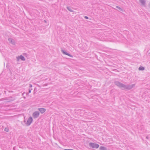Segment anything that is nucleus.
<instances>
[{"instance_id":"f257e3e1","label":"nucleus","mask_w":150,"mask_h":150,"mask_svg":"<svg viewBox=\"0 0 150 150\" xmlns=\"http://www.w3.org/2000/svg\"><path fill=\"white\" fill-rule=\"evenodd\" d=\"M89 145L92 147L96 149L98 148L99 146V145L98 144H94L93 143H90Z\"/></svg>"},{"instance_id":"ddd939ff","label":"nucleus","mask_w":150,"mask_h":150,"mask_svg":"<svg viewBox=\"0 0 150 150\" xmlns=\"http://www.w3.org/2000/svg\"><path fill=\"white\" fill-rule=\"evenodd\" d=\"M30 92H31V91H30V90L29 91V93H30Z\"/></svg>"},{"instance_id":"6e6552de","label":"nucleus","mask_w":150,"mask_h":150,"mask_svg":"<svg viewBox=\"0 0 150 150\" xmlns=\"http://www.w3.org/2000/svg\"><path fill=\"white\" fill-rule=\"evenodd\" d=\"M63 53L65 54H66L69 56L70 57H72L71 56L70 54H68V53L65 52H63Z\"/></svg>"},{"instance_id":"9d476101","label":"nucleus","mask_w":150,"mask_h":150,"mask_svg":"<svg viewBox=\"0 0 150 150\" xmlns=\"http://www.w3.org/2000/svg\"><path fill=\"white\" fill-rule=\"evenodd\" d=\"M140 1L142 3H143L144 2V0H140Z\"/></svg>"},{"instance_id":"423d86ee","label":"nucleus","mask_w":150,"mask_h":150,"mask_svg":"<svg viewBox=\"0 0 150 150\" xmlns=\"http://www.w3.org/2000/svg\"><path fill=\"white\" fill-rule=\"evenodd\" d=\"M144 68L142 67H141L139 68V70H144Z\"/></svg>"},{"instance_id":"39448f33","label":"nucleus","mask_w":150,"mask_h":150,"mask_svg":"<svg viewBox=\"0 0 150 150\" xmlns=\"http://www.w3.org/2000/svg\"><path fill=\"white\" fill-rule=\"evenodd\" d=\"M20 58L23 60H25L24 57L22 56H20Z\"/></svg>"},{"instance_id":"9b49d317","label":"nucleus","mask_w":150,"mask_h":150,"mask_svg":"<svg viewBox=\"0 0 150 150\" xmlns=\"http://www.w3.org/2000/svg\"><path fill=\"white\" fill-rule=\"evenodd\" d=\"M85 18L87 19H88V17H87V16H85Z\"/></svg>"},{"instance_id":"f03ea898","label":"nucleus","mask_w":150,"mask_h":150,"mask_svg":"<svg viewBox=\"0 0 150 150\" xmlns=\"http://www.w3.org/2000/svg\"><path fill=\"white\" fill-rule=\"evenodd\" d=\"M32 118L31 117H29L27 121V124L28 125H30L32 121Z\"/></svg>"},{"instance_id":"0eeeda50","label":"nucleus","mask_w":150,"mask_h":150,"mask_svg":"<svg viewBox=\"0 0 150 150\" xmlns=\"http://www.w3.org/2000/svg\"><path fill=\"white\" fill-rule=\"evenodd\" d=\"M100 150H106L105 148L104 147H100Z\"/></svg>"},{"instance_id":"20e7f679","label":"nucleus","mask_w":150,"mask_h":150,"mask_svg":"<svg viewBox=\"0 0 150 150\" xmlns=\"http://www.w3.org/2000/svg\"><path fill=\"white\" fill-rule=\"evenodd\" d=\"M39 110L41 113H43L44 112L46 111V110L45 109L43 108H40Z\"/></svg>"},{"instance_id":"7ed1b4c3","label":"nucleus","mask_w":150,"mask_h":150,"mask_svg":"<svg viewBox=\"0 0 150 150\" xmlns=\"http://www.w3.org/2000/svg\"><path fill=\"white\" fill-rule=\"evenodd\" d=\"M39 113L38 112H36L33 114V115L35 117H36L39 116Z\"/></svg>"},{"instance_id":"f8f14e48","label":"nucleus","mask_w":150,"mask_h":150,"mask_svg":"<svg viewBox=\"0 0 150 150\" xmlns=\"http://www.w3.org/2000/svg\"><path fill=\"white\" fill-rule=\"evenodd\" d=\"M65 150H73L71 149H65Z\"/></svg>"},{"instance_id":"1a4fd4ad","label":"nucleus","mask_w":150,"mask_h":150,"mask_svg":"<svg viewBox=\"0 0 150 150\" xmlns=\"http://www.w3.org/2000/svg\"><path fill=\"white\" fill-rule=\"evenodd\" d=\"M5 131H6V132H8V130H9V129H8L7 128H6L5 129Z\"/></svg>"}]
</instances>
